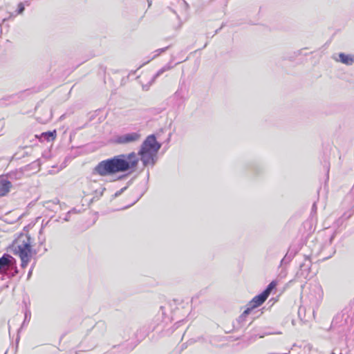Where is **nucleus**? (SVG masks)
<instances>
[{
    "label": "nucleus",
    "mask_w": 354,
    "mask_h": 354,
    "mask_svg": "<svg viewBox=\"0 0 354 354\" xmlns=\"http://www.w3.org/2000/svg\"><path fill=\"white\" fill-rule=\"evenodd\" d=\"M161 144L157 142L152 134L147 137L140 146L138 153L131 152L128 154H120L113 158L100 161L93 169V173L101 176H108L117 173L125 172L134 169L139 160L145 167L156 163L155 158Z\"/></svg>",
    "instance_id": "obj_1"
},
{
    "label": "nucleus",
    "mask_w": 354,
    "mask_h": 354,
    "mask_svg": "<svg viewBox=\"0 0 354 354\" xmlns=\"http://www.w3.org/2000/svg\"><path fill=\"white\" fill-rule=\"evenodd\" d=\"M32 239L28 234H21L15 240L16 253L21 259L23 268L27 266L32 256Z\"/></svg>",
    "instance_id": "obj_2"
},
{
    "label": "nucleus",
    "mask_w": 354,
    "mask_h": 354,
    "mask_svg": "<svg viewBox=\"0 0 354 354\" xmlns=\"http://www.w3.org/2000/svg\"><path fill=\"white\" fill-rule=\"evenodd\" d=\"M268 297L262 292L261 294L255 296L248 304V308L239 316L238 321L239 322H243L245 317L251 314L254 308L261 306L266 299Z\"/></svg>",
    "instance_id": "obj_3"
},
{
    "label": "nucleus",
    "mask_w": 354,
    "mask_h": 354,
    "mask_svg": "<svg viewBox=\"0 0 354 354\" xmlns=\"http://www.w3.org/2000/svg\"><path fill=\"white\" fill-rule=\"evenodd\" d=\"M14 269L11 276H15L18 273L15 259L8 254H4L0 258V273L7 272L9 269Z\"/></svg>",
    "instance_id": "obj_4"
},
{
    "label": "nucleus",
    "mask_w": 354,
    "mask_h": 354,
    "mask_svg": "<svg viewBox=\"0 0 354 354\" xmlns=\"http://www.w3.org/2000/svg\"><path fill=\"white\" fill-rule=\"evenodd\" d=\"M141 138L138 132H131L118 135L115 137V142L119 145H127L138 142Z\"/></svg>",
    "instance_id": "obj_5"
},
{
    "label": "nucleus",
    "mask_w": 354,
    "mask_h": 354,
    "mask_svg": "<svg viewBox=\"0 0 354 354\" xmlns=\"http://www.w3.org/2000/svg\"><path fill=\"white\" fill-rule=\"evenodd\" d=\"M12 183L6 177L0 176V197L6 196L10 190Z\"/></svg>",
    "instance_id": "obj_6"
},
{
    "label": "nucleus",
    "mask_w": 354,
    "mask_h": 354,
    "mask_svg": "<svg viewBox=\"0 0 354 354\" xmlns=\"http://www.w3.org/2000/svg\"><path fill=\"white\" fill-rule=\"evenodd\" d=\"M310 266L311 261L310 259L307 256H305V261L300 264V271L297 273V276H302L306 278L308 274Z\"/></svg>",
    "instance_id": "obj_7"
},
{
    "label": "nucleus",
    "mask_w": 354,
    "mask_h": 354,
    "mask_svg": "<svg viewBox=\"0 0 354 354\" xmlns=\"http://www.w3.org/2000/svg\"><path fill=\"white\" fill-rule=\"evenodd\" d=\"M337 61L345 65L351 66L354 64V55H348L344 53H340L339 54V59Z\"/></svg>",
    "instance_id": "obj_8"
},
{
    "label": "nucleus",
    "mask_w": 354,
    "mask_h": 354,
    "mask_svg": "<svg viewBox=\"0 0 354 354\" xmlns=\"http://www.w3.org/2000/svg\"><path fill=\"white\" fill-rule=\"evenodd\" d=\"M173 100L176 102L177 106H180L185 101L186 98L181 88H179L171 97Z\"/></svg>",
    "instance_id": "obj_9"
},
{
    "label": "nucleus",
    "mask_w": 354,
    "mask_h": 354,
    "mask_svg": "<svg viewBox=\"0 0 354 354\" xmlns=\"http://www.w3.org/2000/svg\"><path fill=\"white\" fill-rule=\"evenodd\" d=\"M173 68L172 66H171L170 64H167L165 66H164L162 68H161L155 75L153 77L151 81V83H153L155 82V80L158 77H160L162 74H163L165 72L167 71H169L170 69H171Z\"/></svg>",
    "instance_id": "obj_10"
},
{
    "label": "nucleus",
    "mask_w": 354,
    "mask_h": 354,
    "mask_svg": "<svg viewBox=\"0 0 354 354\" xmlns=\"http://www.w3.org/2000/svg\"><path fill=\"white\" fill-rule=\"evenodd\" d=\"M277 282L275 281H272L270 283V284L267 286V288L263 291V292L268 297L270 295L272 290L276 287Z\"/></svg>",
    "instance_id": "obj_11"
},
{
    "label": "nucleus",
    "mask_w": 354,
    "mask_h": 354,
    "mask_svg": "<svg viewBox=\"0 0 354 354\" xmlns=\"http://www.w3.org/2000/svg\"><path fill=\"white\" fill-rule=\"evenodd\" d=\"M41 137L48 141L53 140L55 138V131H47L41 134Z\"/></svg>",
    "instance_id": "obj_12"
},
{
    "label": "nucleus",
    "mask_w": 354,
    "mask_h": 354,
    "mask_svg": "<svg viewBox=\"0 0 354 354\" xmlns=\"http://www.w3.org/2000/svg\"><path fill=\"white\" fill-rule=\"evenodd\" d=\"M105 189H106L104 187H100V189H95L94 190L95 196H93V200L95 198L98 199L100 196H102Z\"/></svg>",
    "instance_id": "obj_13"
},
{
    "label": "nucleus",
    "mask_w": 354,
    "mask_h": 354,
    "mask_svg": "<svg viewBox=\"0 0 354 354\" xmlns=\"http://www.w3.org/2000/svg\"><path fill=\"white\" fill-rule=\"evenodd\" d=\"M169 48V46L161 48L156 50L153 53L154 55L152 56L151 59L157 57L158 55H160L161 53L165 52Z\"/></svg>",
    "instance_id": "obj_14"
},
{
    "label": "nucleus",
    "mask_w": 354,
    "mask_h": 354,
    "mask_svg": "<svg viewBox=\"0 0 354 354\" xmlns=\"http://www.w3.org/2000/svg\"><path fill=\"white\" fill-rule=\"evenodd\" d=\"M25 9L24 3L21 2L18 4L17 9L15 11V15L22 14Z\"/></svg>",
    "instance_id": "obj_15"
},
{
    "label": "nucleus",
    "mask_w": 354,
    "mask_h": 354,
    "mask_svg": "<svg viewBox=\"0 0 354 354\" xmlns=\"http://www.w3.org/2000/svg\"><path fill=\"white\" fill-rule=\"evenodd\" d=\"M72 213H77L76 209H73L72 210L68 211V212H67V214H66V216L64 218V220L65 221H69V219H70V215H71V214H72Z\"/></svg>",
    "instance_id": "obj_16"
},
{
    "label": "nucleus",
    "mask_w": 354,
    "mask_h": 354,
    "mask_svg": "<svg viewBox=\"0 0 354 354\" xmlns=\"http://www.w3.org/2000/svg\"><path fill=\"white\" fill-rule=\"evenodd\" d=\"M290 261V257L286 254L281 261V264L288 263Z\"/></svg>",
    "instance_id": "obj_17"
},
{
    "label": "nucleus",
    "mask_w": 354,
    "mask_h": 354,
    "mask_svg": "<svg viewBox=\"0 0 354 354\" xmlns=\"http://www.w3.org/2000/svg\"><path fill=\"white\" fill-rule=\"evenodd\" d=\"M127 189V187H124L123 188H122L120 190L116 192L115 193V194L113 195V198H116L118 196H119L120 194H122V193Z\"/></svg>",
    "instance_id": "obj_18"
},
{
    "label": "nucleus",
    "mask_w": 354,
    "mask_h": 354,
    "mask_svg": "<svg viewBox=\"0 0 354 354\" xmlns=\"http://www.w3.org/2000/svg\"><path fill=\"white\" fill-rule=\"evenodd\" d=\"M30 312L29 310H26V313H25V319H24V324L28 320L29 321L30 319Z\"/></svg>",
    "instance_id": "obj_19"
},
{
    "label": "nucleus",
    "mask_w": 354,
    "mask_h": 354,
    "mask_svg": "<svg viewBox=\"0 0 354 354\" xmlns=\"http://www.w3.org/2000/svg\"><path fill=\"white\" fill-rule=\"evenodd\" d=\"M14 269H9L7 272H4L5 274H7L9 276V277H12L13 276H11L12 273L14 272Z\"/></svg>",
    "instance_id": "obj_20"
},
{
    "label": "nucleus",
    "mask_w": 354,
    "mask_h": 354,
    "mask_svg": "<svg viewBox=\"0 0 354 354\" xmlns=\"http://www.w3.org/2000/svg\"><path fill=\"white\" fill-rule=\"evenodd\" d=\"M334 236H335V235H334V234H333V235L330 236V239H329V244H330V245H331L332 241H333V239H334Z\"/></svg>",
    "instance_id": "obj_21"
},
{
    "label": "nucleus",
    "mask_w": 354,
    "mask_h": 354,
    "mask_svg": "<svg viewBox=\"0 0 354 354\" xmlns=\"http://www.w3.org/2000/svg\"><path fill=\"white\" fill-rule=\"evenodd\" d=\"M32 269H30L28 274V278L29 279L32 274Z\"/></svg>",
    "instance_id": "obj_22"
},
{
    "label": "nucleus",
    "mask_w": 354,
    "mask_h": 354,
    "mask_svg": "<svg viewBox=\"0 0 354 354\" xmlns=\"http://www.w3.org/2000/svg\"><path fill=\"white\" fill-rule=\"evenodd\" d=\"M335 250L334 249H333L331 254H330L328 257H325V258L328 259V258L330 257L333 254H335Z\"/></svg>",
    "instance_id": "obj_23"
},
{
    "label": "nucleus",
    "mask_w": 354,
    "mask_h": 354,
    "mask_svg": "<svg viewBox=\"0 0 354 354\" xmlns=\"http://www.w3.org/2000/svg\"><path fill=\"white\" fill-rule=\"evenodd\" d=\"M96 184V182H92L91 183V187L94 188V185Z\"/></svg>",
    "instance_id": "obj_24"
},
{
    "label": "nucleus",
    "mask_w": 354,
    "mask_h": 354,
    "mask_svg": "<svg viewBox=\"0 0 354 354\" xmlns=\"http://www.w3.org/2000/svg\"><path fill=\"white\" fill-rule=\"evenodd\" d=\"M59 203V200L56 199L54 202L55 204H57Z\"/></svg>",
    "instance_id": "obj_25"
},
{
    "label": "nucleus",
    "mask_w": 354,
    "mask_h": 354,
    "mask_svg": "<svg viewBox=\"0 0 354 354\" xmlns=\"http://www.w3.org/2000/svg\"><path fill=\"white\" fill-rule=\"evenodd\" d=\"M316 208V204L314 203L313 205V209H315Z\"/></svg>",
    "instance_id": "obj_26"
},
{
    "label": "nucleus",
    "mask_w": 354,
    "mask_h": 354,
    "mask_svg": "<svg viewBox=\"0 0 354 354\" xmlns=\"http://www.w3.org/2000/svg\"><path fill=\"white\" fill-rule=\"evenodd\" d=\"M350 216H351V214L348 215V216H346V218L347 219V218H348Z\"/></svg>",
    "instance_id": "obj_27"
},
{
    "label": "nucleus",
    "mask_w": 354,
    "mask_h": 354,
    "mask_svg": "<svg viewBox=\"0 0 354 354\" xmlns=\"http://www.w3.org/2000/svg\"><path fill=\"white\" fill-rule=\"evenodd\" d=\"M332 354H335V353H334V351L332 352Z\"/></svg>",
    "instance_id": "obj_28"
},
{
    "label": "nucleus",
    "mask_w": 354,
    "mask_h": 354,
    "mask_svg": "<svg viewBox=\"0 0 354 354\" xmlns=\"http://www.w3.org/2000/svg\"><path fill=\"white\" fill-rule=\"evenodd\" d=\"M339 354H342V353H340Z\"/></svg>",
    "instance_id": "obj_29"
}]
</instances>
